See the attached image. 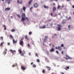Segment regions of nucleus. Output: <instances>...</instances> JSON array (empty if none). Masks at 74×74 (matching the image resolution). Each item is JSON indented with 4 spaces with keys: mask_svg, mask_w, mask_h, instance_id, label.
Masks as SVG:
<instances>
[{
    "mask_svg": "<svg viewBox=\"0 0 74 74\" xmlns=\"http://www.w3.org/2000/svg\"><path fill=\"white\" fill-rule=\"evenodd\" d=\"M27 20V21H29V18L27 17H26V16L25 14L24 13H23L22 14V18L21 21L22 22H23L24 21H26Z\"/></svg>",
    "mask_w": 74,
    "mask_h": 74,
    "instance_id": "f257e3e1",
    "label": "nucleus"
},
{
    "mask_svg": "<svg viewBox=\"0 0 74 74\" xmlns=\"http://www.w3.org/2000/svg\"><path fill=\"white\" fill-rule=\"evenodd\" d=\"M57 27L58 28V31H60V30H62V26H61V25H58L57 26Z\"/></svg>",
    "mask_w": 74,
    "mask_h": 74,
    "instance_id": "f03ea898",
    "label": "nucleus"
},
{
    "mask_svg": "<svg viewBox=\"0 0 74 74\" xmlns=\"http://www.w3.org/2000/svg\"><path fill=\"white\" fill-rule=\"evenodd\" d=\"M65 56L66 58L64 57V59H65L66 60H68V59H71L72 58L71 57H70L69 56L66 55Z\"/></svg>",
    "mask_w": 74,
    "mask_h": 74,
    "instance_id": "7ed1b4c3",
    "label": "nucleus"
},
{
    "mask_svg": "<svg viewBox=\"0 0 74 74\" xmlns=\"http://www.w3.org/2000/svg\"><path fill=\"white\" fill-rule=\"evenodd\" d=\"M19 44L20 45H21L22 47L23 46V41L22 40V39H21V40H20Z\"/></svg>",
    "mask_w": 74,
    "mask_h": 74,
    "instance_id": "20e7f679",
    "label": "nucleus"
},
{
    "mask_svg": "<svg viewBox=\"0 0 74 74\" xmlns=\"http://www.w3.org/2000/svg\"><path fill=\"white\" fill-rule=\"evenodd\" d=\"M18 52H19V54H20V55H21V56H23L24 55L23 53L22 52V51H21V49H19L18 50Z\"/></svg>",
    "mask_w": 74,
    "mask_h": 74,
    "instance_id": "39448f33",
    "label": "nucleus"
},
{
    "mask_svg": "<svg viewBox=\"0 0 74 74\" xmlns=\"http://www.w3.org/2000/svg\"><path fill=\"white\" fill-rule=\"evenodd\" d=\"M10 51L11 52V53H12V55H14V53H16V51L15 50H10Z\"/></svg>",
    "mask_w": 74,
    "mask_h": 74,
    "instance_id": "423d86ee",
    "label": "nucleus"
},
{
    "mask_svg": "<svg viewBox=\"0 0 74 74\" xmlns=\"http://www.w3.org/2000/svg\"><path fill=\"white\" fill-rule=\"evenodd\" d=\"M33 6L35 8H37L38 7V5L37 3H35L33 5Z\"/></svg>",
    "mask_w": 74,
    "mask_h": 74,
    "instance_id": "0eeeda50",
    "label": "nucleus"
},
{
    "mask_svg": "<svg viewBox=\"0 0 74 74\" xmlns=\"http://www.w3.org/2000/svg\"><path fill=\"white\" fill-rule=\"evenodd\" d=\"M21 69L22 70H25L26 69V68L25 67V66H21Z\"/></svg>",
    "mask_w": 74,
    "mask_h": 74,
    "instance_id": "6e6552de",
    "label": "nucleus"
},
{
    "mask_svg": "<svg viewBox=\"0 0 74 74\" xmlns=\"http://www.w3.org/2000/svg\"><path fill=\"white\" fill-rule=\"evenodd\" d=\"M55 51V48L52 47V48L50 50V52H54Z\"/></svg>",
    "mask_w": 74,
    "mask_h": 74,
    "instance_id": "1a4fd4ad",
    "label": "nucleus"
},
{
    "mask_svg": "<svg viewBox=\"0 0 74 74\" xmlns=\"http://www.w3.org/2000/svg\"><path fill=\"white\" fill-rule=\"evenodd\" d=\"M10 10V8H5V11H9Z\"/></svg>",
    "mask_w": 74,
    "mask_h": 74,
    "instance_id": "9d476101",
    "label": "nucleus"
},
{
    "mask_svg": "<svg viewBox=\"0 0 74 74\" xmlns=\"http://www.w3.org/2000/svg\"><path fill=\"white\" fill-rule=\"evenodd\" d=\"M48 38V36H45V38H44V42H45L46 41V40H47V39Z\"/></svg>",
    "mask_w": 74,
    "mask_h": 74,
    "instance_id": "9b49d317",
    "label": "nucleus"
},
{
    "mask_svg": "<svg viewBox=\"0 0 74 74\" xmlns=\"http://www.w3.org/2000/svg\"><path fill=\"white\" fill-rule=\"evenodd\" d=\"M9 38L10 39H11V38L12 39V40H13V38H14V36H12V35H10Z\"/></svg>",
    "mask_w": 74,
    "mask_h": 74,
    "instance_id": "f8f14e48",
    "label": "nucleus"
},
{
    "mask_svg": "<svg viewBox=\"0 0 74 74\" xmlns=\"http://www.w3.org/2000/svg\"><path fill=\"white\" fill-rule=\"evenodd\" d=\"M43 7L45 8H46V9H47L49 8V7H48V6H45V5H43Z\"/></svg>",
    "mask_w": 74,
    "mask_h": 74,
    "instance_id": "ddd939ff",
    "label": "nucleus"
},
{
    "mask_svg": "<svg viewBox=\"0 0 74 74\" xmlns=\"http://www.w3.org/2000/svg\"><path fill=\"white\" fill-rule=\"evenodd\" d=\"M66 68H65L64 69L66 70H67V69H70V67L69 66H66Z\"/></svg>",
    "mask_w": 74,
    "mask_h": 74,
    "instance_id": "4468645a",
    "label": "nucleus"
},
{
    "mask_svg": "<svg viewBox=\"0 0 74 74\" xmlns=\"http://www.w3.org/2000/svg\"><path fill=\"white\" fill-rule=\"evenodd\" d=\"M17 66L18 65L16 63L15 64L12 65V67H15V66Z\"/></svg>",
    "mask_w": 74,
    "mask_h": 74,
    "instance_id": "2eb2a0df",
    "label": "nucleus"
},
{
    "mask_svg": "<svg viewBox=\"0 0 74 74\" xmlns=\"http://www.w3.org/2000/svg\"><path fill=\"white\" fill-rule=\"evenodd\" d=\"M17 42V41L16 40V41H15V40H14V39H13V42L14 44L16 43V42Z\"/></svg>",
    "mask_w": 74,
    "mask_h": 74,
    "instance_id": "dca6fc26",
    "label": "nucleus"
},
{
    "mask_svg": "<svg viewBox=\"0 0 74 74\" xmlns=\"http://www.w3.org/2000/svg\"><path fill=\"white\" fill-rule=\"evenodd\" d=\"M46 27V26L45 25L44 26H43L42 27H40V29H45Z\"/></svg>",
    "mask_w": 74,
    "mask_h": 74,
    "instance_id": "f3484780",
    "label": "nucleus"
},
{
    "mask_svg": "<svg viewBox=\"0 0 74 74\" xmlns=\"http://www.w3.org/2000/svg\"><path fill=\"white\" fill-rule=\"evenodd\" d=\"M47 68V69H49L48 70V71H49L50 70H51V68L50 67H49L47 66H46V67Z\"/></svg>",
    "mask_w": 74,
    "mask_h": 74,
    "instance_id": "a211bd4d",
    "label": "nucleus"
},
{
    "mask_svg": "<svg viewBox=\"0 0 74 74\" xmlns=\"http://www.w3.org/2000/svg\"><path fill=\"white\" fill-rule=\"evenodd\" d=\"M58 50H60H60L62 49V48H61V47H60V46H58Z\"/></svg>",
    "mask_w": 74,
    "mask_h": 74,
    "instance_id": "6ab92c4d",
    "label": "nucleus"
},
{
    "mask_svg": "<svg viewBox=\"0 0 74 74\" xmlns=\"http://www.w3.org/2000/svg\"><path fill=\"white\" fill-rule=\"evenodd\" d=\"M3 27H4V30H6V26H5V25H3Z\"/></svg>",
    "mask_w": 74,
    "mask_h": 74,
    "instance_id": "aec40b11",
    "label": "nucleus"
},
{
    "mask_svg": "<svg viewBox=\"0 0 74 74\" xmlns=\"http://www.w3.org/2000/svg\"><path fill=\"white\" fill-rule=\"evenodd\" d=\"M33 1V0H30L29 2V5H30V4H31V3L32 2V1Z\"/></svg>",
    "mask_w": 74,
    "mask_h": 74,
    "instance_id": "412c9836",
    "label": "nucleus"
},
{
    "mask_svg": "<svg viewBox=\"0 0 74 74\" xmlns=\"http://www.w3.org/2000/svg\"><path fill=\"white\" fill-rule=\"evenodd\" d=\"M25 39H27V40H29V38H27V35H26L25 36Z\"/></svg>",
    "mask_w": 74,
    "mask_h": 74,
    "instance_id": "4be33fe9",
    "label": "nucleus"
},
{
    "mask_svg": "<svg viewBox=\"0 0 74 74\" xmlns=\"http://www.w3.org/2000/svg\"><path fill=\"white\" fill-rule=\"evenodd\" d=\"M56 10V8H55V7L53 8V12H54Z\"/></svg>",
    "mask_w": 74,
    "mask_h": 74,
    "instance_id": "5701e85b",
    "label": "nucleus"
},
{
    "mask_svg": "<svg viewBox=\"0 0 74 74\" xmlns=\"http://www.w3.org/2000/svg\"><path fill=\"white\" fill-rule=\"evenodd\" d=\"M23 11H25V10H26V8L25 7H23Z\"/></svg>",
    "mask_w": 74,
    "mask_h": 74,
    "instance_id": "b1692460",
    "label": "nucleus"
},
{
    "mask_svg": "<svg viewBox=\"0 0 74 74\" xmlns=\"http://www.w3.org/2000/svg\"><path fill=\"white\" fill-rule=\"evenodd\" d=\"M32 67H34V68L36 67V65L35 64H34L33 65Z\"/></svg>",
    "mask_w": 74,
    "mask_h": 74,
    "instance_id": "393cba45",
    "label": "nucleus"
},
{
    "mask_svg": "<svg viewBox=\"0 0 74 74\" xmlns=\"http://www.w3.org/2000/svg\"><path fill=\"white\" fill-rule=\"evenodd\" d=\"M3 44H4V42H1L0 44V46H3Z\"/></svg>",
    "mask_w": 74,
    "mask_h": 74,
    "instance_id": "a878e982",
    "label": "nucleus"
},
{
    "mask_svg": "<svg viewBox=\"0 0 74 74\" xmlns=\"http://www.w3.org/2000/svg\"><path fill=\"white\" fill-rule=\"evenodd\" d=\"M6 53H7V52L6 51H4L3 52V55H5V54H6Z\"/></svg>",
    "mask_w": 74,
    "mask_h": 74,
    "instance_id": "bb28decb",
    "label": "nucleus"
},
{
    "mask_svg": "<svg viewBox=\"0 0 74 74\" xmlns=\"http://www.w3.org/2000/svg\"><path fill=\"white\" fill-rule=\"evenodd\" d=\"M0 39L1 41H3V37L1 36L0 38Z\"/></svg>",
    "mask_w": 74,
    "mask_h": 74,
    "instance_id": "cd10ccee",
    "label": "nucleus"
},
{
    "mask_svg": "<svg viewBox=\"0 0 74 74\" xmlns=\"http://www.w3.org/2000/svg\"><path fill=\"white\" fill-rule=\"evenodd\" d=\"M11 31L12 32H14L15 31V30L14 29H12Z\"/></svg>",
    "mask_w": 74,
    "mask_h": 74,
    "instance_id": "c85d7f7f",
    "label": "nucleus"
},
{
    "mask_svg": "<svg viewBox=\"0 0 74 74\" xmlns=\"http://www.w3.org/2000/svg\"><path fill=\"white\" fill-rule=\"evenodd\" d=\"M27 46L28 47V48H30V44L29 43H28Z\"/></svg>",
    "mask_w": 74,
    "mask_h": 74,
    "instance_id": "c756f323",
    "label": "nucleus"
},
{
    "mask_svg": "<svg viewBox=\"0 0 74 74\" xmlns=\"http://www.w3.org/2000/svg\"><path fill=\"white\" fill-rule=\"evenodd\" d=\"M45 70L43 69L42 71V73H43V74H44V73H45Z\"/></svg>",
    "mask_w": 74,
    "mask_h": 74,
    "instance_id": "7c9ffc66",
    "label": "nucleus"
},
{
    "mask_svg": "<svg viewBox=\"0 0 74 74\" xmlns=\"http://www.w3.org/2000/svg\"><path fill=\"white\" fill-rule=\"evenodd\" d=\"M17 16L19 18H21V16H20V15L19 14H17Z\"/></svg>",
    "mask_w": 74,
    "mask_h": 74,
    "instance_id": "2f4dec72",
    "label": "nucleus"
},
{
    "mask_svg": "<svg viewBox=\"0 0 74 74\" xmlns=\"http://www.w3.org/2000/svg\"><path fill=\"white\" fill-rule=\"evenodd\" d=\"M36 61L37 62H38V63H39V62H40V60L38 59H37L36 60Z\"/></svg>",
    "mask_w": 74,
    "mask_h": 74,
    "instance_id": "473e14b6",
    "label": "nucleus"
},
{
    "mask_svg": "<svg viewBox=\"0 0 74 74\" xmlns=\"http://www.w3.org/2000/svg\"><path fill=\"white\" fill-rule=\"evenodd\" d=\"M10 1L9 0L8 1V4H10Z\"/></svg>",
    "mask_w": 74,
    "mask_h": 74,
    "instance_id": "72a5a7b5",
    "label": "nucleus"
},
{
    "mask_svg": "<svg viewBox=\"0 0 74 74\" xmlns=\"http://www.w3.org/2000/svg\"><path fill=\"white\" fill-rule=\"evenodd\" d=\"M29 35H31V34H32V32H29Z\"/></svg>",
    "mask_w": 74,
    "mask_h": 74,
    "instance_id": "f704fd0d",
    "label": "nucleus"
},
{
    "mask_svg": "<svg viewBox=\"0 0 74 74\" xmlns=\"http://www.w3.org/2000/svg\"><path fill=\"white\" fill-rule=\"evenodd\" d=\"M62 22L63 24H64V23H66V22L65 21H62Z\"/></svg>",
    "mask_w": 74,
    "mask_h": 74,
    "instance_id": "c9c22d12",
    "label": "nucleus"
},
{
    "mask_svg": "<svg viewBox=\"0 0 74 74\" xmlns=\"http://www.w3.org/2000/svg\"><path fill=\"white\" fill-rule=\"evenodd\" d=\"M61 47H64V45H63V44H62L61 45Z\"/></svg>",
    "mask_w": 74,
    "mask_h": 74,
    "instance_id": "e433bc0d",
    "label": "nucleus"
},
{
    "mask_svg": "<svg viewBox=\"0 0 74 74\" xmlns=\"http://www.w3.org/2000/svg\"><path fill=\"white\" fill-rule=\"evenodd\" d=\"M71 26L70 25H68V27L69 29H70V28Z\"/></svg>",
    "mask_w": 74,
    "mask_h": 74,
    "instance_id": "4c0bfd02",
    "label": "nucleus"
},
{
    "mask_svg": "<svg viewBox=\"0 0 74 74\" xmlns=\"http://www.w3.org/2000/svg\"><path fill=\"white\" fill-rule=\"evenodd\" d=\"M36 56H37V57H38V54H37V53H36L35 54Z\"/></svg>",
    "mask_w": 74,
    "mask_h": 74,
    "instance_id": "58836bf2",
    "label": "nucleus"
},
{
    "mask_svg": "<svg viewBox=\"0 0 74 74\" xmlns=\"http://www.w3.org/2000/svg\"><path fill=\"white\" fill-rule=\"evenodd\" d=\"M5 52H7V49L6 48H5Z\"/></svg>",
    "mask_w": 74,
    "mask_h": 74,
    "instance_id": "ea45409f",
    "label": "nucleus"
},
{
    "mask_svg": "<svg viewBox=\"0 0 74 74\" xmlns=\"http://www.w3.org/2000/svg\"><path fill=\"white\" fill-rule=\"evenodd\" d=\"M56 52L57 53V54H59V53L58 51H56Z\"/></svg>",
    "mask_w": 74,
    "mask_h": 74,
    "instance_id": "a19ab883",
    "label": "nucleus"
},
{
    "mask_svg": "<svg viewBox=\"0 0 74 74\" xmlns=\"http://www.w3.org/2000/svg\"><path fill=\"white\" fill-rule=\"evenodd\" d=\"M60 8V6H59V5H58V6L57 9H59V8Z\"/></svg>",
    "mask_w": 74,
    "mask_h": 74,
    "instance_id": "79ce46f5",
    "label": "nucleus"
},
{
    "mask_svg": "<svg viewBox=\"0 0 74 74\" xmlns=\"http://www.w3.org/2000/svg\"><path fill=\"white\" fill-rule=\"evenodd\" d=\"M33 8V7H31L30 8V10L31 11H32V9Z\"/></svg>",
    "mask_w": 74,
    "mask_h": 74,
    "instance_id": "37998d69",
    "label": "nucleus"
},
{
    "mask_svg": "<svg viewBox=\"0 0 74 74\" xmlns=\"http://www.w3.org/2000/svg\"><path fill=\"white\" fill-rule=\"evenodd\" d=\"M71 17H69V18H68V21H69V19H71Z\"/></svg>",
    "mask_w": 74,
    "mask_h": 74,
    "instance_id": "c03bdc74",
    "label": "nucleus"
},
{
    "mask_svg": "<svg viewBox=\"0 0 74 74\" xmlns=\"http://www.w3.org/2000/svg\"><path fill=\"white\" fill-rule=\"evenodd\" d=\"M10 45V43L9 42H8V45Z\"/></svg>",
    "mask_w": 74,
    "mask_h": 74,
    "instance_id": "a18cd8bd",
    "label": "nucleus"
},
{
    "mask_svg": "<svg viewBox=\"0 0 74 74\" xmlns=\"http://www.w3.org/2000/svg\"><path fill=\"white\" fill-rule=\"evenodd\" d=\"M19 4H22V1L20 2H19Z\"/></svg>",
    "mask_w": 74,
    "mask_h": 74,
    "instance_id": "49530a36",
    "label": "nucleus"
},
{
    "mask_svg": "<svg viewBox=\"0 0 74 74\" xmlns=\"http://www.w3.org/2000/svg\"><path fill=\"white\" fill-rule=\"evenodd\" d=\"M17 3H19V0H17Z\"/></svg>",
    "mask_w": 74,
    "mask_h": 74,
    "instance_id": "de8ad7c7",
    "label": "nucleus"
},
{
    "mask_svg": "<svg viewBox=\"0 0 74 74\" xmlns=\"http://www.w3.org/2000/svg\"><path fill=\"white\" fill-rule=\"evenodd\" d=\"M60 73L61 74H64V73L63 72H60Z\"/></svg>",
    "mask_w": 74,
    "mask_h": 74,
    "instance_id": "09e8293b",
    "label": "nucleus"
},
{
    "mask_svg": "<svg viewBox=\"0 0 74 74\" xmlns=\"http://www.w3.org/2000/svg\"><path fill=\"white\" fill-rule=\"evenodd\" d=\"M50 14H51V16H53V15H52V13H51Z\"/></svg>",
    "mask_w": 74,
    "mask_h": 74,
    "instance_id": "8fccbe9b",
    "label": "nucleus"
},
{
    "mask_svg": "<svg viewBox=\"0 0 74 74\" xmlns=\"http://www.w3.org/2000/svg\"><path fill=\"white\" fill-rule=\"evenodd\" d=\"M46 53H47V54H49V53L48 52V51H47L46 52Z\"/></svg>",
    "mask_w": 74,
    "mask_h": 74,
    "instance_id": "3c124183",
    "label": "nucleus"
},
{
    "mask_svg": "<svg viewBox=\"0 0 74 74\" xmlns=\"http://www.w3.org/2000/svg\"><path fill=\"white\" fill-rule=\"evenodd\" d=\"M55 48H56V49H58V47H55Z\"/></svg>",
    "mask_w": 74,
    "mask_h": 74,
    "instance_id": "603ef678",
    "label": "nucleus"
},
{
    "mask_svg": "<svg viewBox=\"0 0 74 74\" xmlns=\"http://www.w3.org/2000/svg\"><path fill=\"white\" fill-rule=\"evenodd\" d=\"M62 55L63 54V51H62Z\"/></svg>",
    "mask_w": 74,
    "mask_h": 74,
    "instance_id": "864d4df0",
    "label": "nucleus"
},
{
    "mask_svg": "<svg viewBox=\"0 0 74 74\" xmlns=\"http://www.w3.org/2000/svg\"><path fill=\"white\" fill-rule=\"evenodd\" d=\"M33 64V62H32V63H31V65H32V64Z\"/></svg>",
    "mask_w": 74,
    "mask_h": 74,
    "instance_id": "5fc2aeb1",
    "label": "nucleus"
},
{
    "mask_svg": "<svg viewBox=\"0 0 74 74\" xmlns=\"http://www.w3.org/2000/svg\"><path fill=\"white\" fill-rule=\"evenodd\" d=\"M29 55H31V53H29Z\"/></svg>",
    "mask_w": 74,
    "mask_h": 74,
    "instance_id": "6e6d98bb",
    "label": "nucleus"
},
{
    "mask_svg": "<svg viewBox=\"0 0 74 74\" xmlns=\"http://www.w3.org/2000/svg\"><path fill=\"white\" fill-rule=\"evenodd\" d=\"M51 19H49V21H51Z\"/></svg>",
    "mask_w": 74,
    "mask_h": 74,
    "instance_id": "4d7b16f0",
    "label": "nucleus"
},
{
    "mask_svg": "<svg viewBox=\"0 0 74 74\" xmlns=\"http://www.w3.org/2000/svg\"><path fill=\"white\" fill-rule=\"evenodd\" d=\"M53 5H55V4L54 3H53Z\"/></svg>",
    "mask_w": 74,
    "mask_h": 74,
    "instance_id": "13d9d810",
    "label": "nucleus"
},
{
    "mask_svg": "<svg viewBox=\"0 0 74 74\" xmlns=\"http://www.w3.org/2000/svg\"><path fill=\"white\" fill-rule=\"evenodd\" d=\"M53 1H58V0H53Z\"/></svg>",
    "mask_w": 74,
    "mask_h": 74,
    "instance_id": "bf43d9fd",
    "label": "nucleus"
},
{
    "mask_svg": "<svg viewBox=\"0 0 74 74\" xmlns=\"http://www.w3.org/2000/svg\"><path fill=\"white\" fill-rule=\"evenodd\" d=\"M72 8H74V5L72 6Z\"/></svg>",
    "mask_w": 74,
    "mask_h": 74,
    "instance_id": "052dcab7",
    "label": "nucleus"
},
{
    "mask_svg": "<svg viewBox=\"0 0 74 74\" xmlns=\"http://www.w3.org/2000/svg\"><path fill=\"white\" fill-rule=\"evenodd\" d=\"M11 18H13V17L12 16H11Z\"/></svg>",
    "mask_w": 74,
    "mask_h": 74,
    "instance_id": "680f3d73",
    "label": "nucleus"
},
{
    "mask_svg": "<svg viewBox=\"0 0 74 74\" xmlns=\"http://www.w3.org/2000/svg\"><path fill=\"white\" fill-rule=\"evenodd\" d=\"M49 45L51 46V44H49Z\"/></svg>",
    "mask_w": 74,
    "mask_h": 74,
    "instance_id": "e2e57ef3",
    "label": "nucleus"
},
{
    "mask_svg": "<svg viewBox=\"0 0 74 74\" xmlns=\"http://www.w3.org/2000/svg\"><path fill=\"white\" fill-rule=\"evenodd\" d=\"M68 1H70V0H67Z\"/></svg>",
    "mask_w": 74,
    "mask_h": 74,
    "instance_id": "0e129e2a",
    "label": "nucleus"
},
{
    "mask_svg": "<svg viewBox=\"0 0 74 74\" xmlns=\"http://www.w3.org/2000/svg\"><path fill=\"white\" fill-rule=\"evenodd\" d=\"M53 47H55V46H54V45H53Z\"/></svg>",
    "mask_w": 74,
    "mask_h": 74,
    "instance_id": "69168bd1",
    "label": "nucleus"
},
{
    "mask_svg": "<svg viewBox=\"0 0 74 74\" xmlns=\"http://www.w3.org/2000/svg\"><path fill=\"white\" fill-rule=\"evenodd\" d=\"M51 74H53V73H52Z\"/></svg>",
    "mask_w": 74,
    "mask_h": 74,
    "instance_id": "338daca9",
    "label": "nucleus"
},
{
    "mask_svg": "<svg viewBox=\"0 0 74 74\" xmlns=\"http://www.w3.org/2000/svg\"><path fill=\"white\" fill-rule=\"evenodd\" d=\"M73 15H74V12H73Z\"/></svg>",
    "mask_w": 74,
    "mask_h": 74,
    "instance_id": "774afa93",
    "label": "nucleus"
}]
</instances>
